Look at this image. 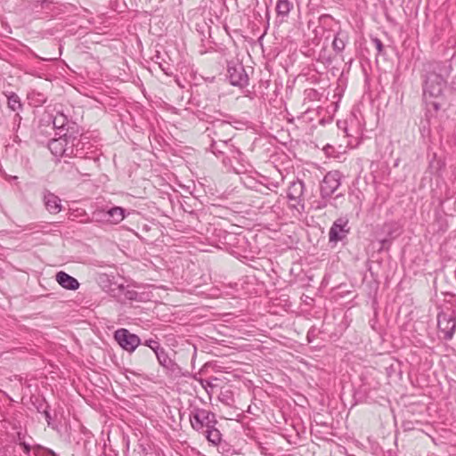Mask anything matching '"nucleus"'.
I'll use <instances>...</instances> for the list:
<instances>
[{"label": "nucleus", "mask_w": 456, "mask_h": 456, "mask_svg": "<svg viewBox=\"0 0 456 456\" xmlns=\"http://www.w3.org/2000/svg\"><path fill=\"white\" fill-rule=\"evenodd\" d=\"M310 337H313V334H311V331H308V333H307V338H308V341H309V342L311 341Z\"/></svg>", "instance_id": "de8ad7c7"}, {"label": "nucleus", "mask_w": 456, "mask_h": 456, "mask_svg": "<svg viewBox=\"0 0 456 456\" xmlns=\"http://www.w3.org/2000/svg\"><path fill=\"white\" fill-rule=\"evenodd\" d=\"M210 150L216 156L224 155L226 153L229 154L228 149L223 147L222 144L220 142H218L217 141H216L215 139H212V142L210 144Z\"/></svg>", "instance_id": "a878e982"}, {"label": "nucleus", "mask_w": 456, "mask_h": 456, "mask_svg": "<svg viewBox=\"0 0 456 456\" xmlns=\"http://www.w3.org/2000/svg\"><path fill=\"white\" fill-rule=\"evenodd\" d=\"M160 69L164 71V73L167 76H171L173 74L170 67H164L161 64L159 65Z\"/></svg>", "instance_id": "4c0bfd02"}, {"label": "nucleus", "mask_w": 456, "mask_h": 456, "mask_svg": "<svg viewBox=\"0 0 456 456\" xmlns=\"http://www.w3.org/2000/svg\"><path fill=\"white\" fill-rule=\"evenodd\" d=\"M232 162H233L235 165H237V164H238V160H234V159H232Z\"/></svg>", "instance_id": "3c124183"}, {"label": "nucleus", "mask_w": 456, "mask_h": 456, "mask_svg": "<svg viewBox=\"0 0 456 456\" xmlns=\"http://www.w3.org/2000/svg\"><path fill=\"white\" fill-rule=\"evenodd\" d=\"M31 95L37 96L36 102L37 104H44L46 102V97L43 94L33 92Z\"/></svg>", "instance_id": "72a5a7b5"}, {"label": "nucleus", "mask_w": 456, "mask_h": 456, "mask_svg": "<svg viewBox=\"0 0 456 456\" xmlns=\"http://www.w3.org/2000/svg\"><path fill=\"white\" fill-rule=\"evenodd\" d=\"M0 456H8V451L5 448H0Z\"/></svg>", "instance_id": "79ce46f5"}, {"label": "nucleus", "mask_w": 456, "mask_h": 456, "mask_svg": "<svg viewBox=\"0 0 456 456\" xmlns=\"http://www.w3.org/2000/svg\"><path fill=\"white\" fill-rule=\"evenodd\" d=\"M371 42L377 49L378 54L381 55L384 53V45L382 41L378 37H371Z\"/></svg>", "instance_id": "7c9ffc66"}, {"label": "nucleus", "mask_w": 456, "mask_h": 456, "mask_svg": "<svg viewBox=\"0 0 456 456\" xmlns=\"http://www.w3.org/2000/svg\"><path fill=\"white\" fill-rule=\"evenodd\" d=\"M348 223V218L346 216L339 217L333 222L329 231V241L330 243L336 244L347 236L350 232Z\"/></svg>", "instance_id": "9b49d317"}, {"label": "nucleus", "mask_w": 456, "mask_h": 456, "mask_svg": "<svg viewBox=\"0 0 456 456\" xmlns=\"http://www.w3.org/2000/svg\"><path fill=\"white\" fill-rule=\"evenodd\" d=\"M124 297L129 301L144 302L149 299V295L145 292H138L134 289H126Z\"/></svg>", "instance_id": "412c9836"}, {"label": "nucleus", "mask_w": 456, "mask_h": 456, "mask_svg": "<svg viewBox=\"0 0 456 456\" xmlns=\"http://www.w3.org/2000/svg\"><path fill=\"white\" fill-rule=\"evenodd\" d=\"M258 192H261L262 194H266L265 192L262 191L260 189H256Z\"/></svg>", "instance_id": "8fccbe9b"}, {"label": "nucleus", "mask_w": 456, "mask_h": 456, "mask_svg": "<svg viewBox=\"0 0 456 456\" xmlns=\"http://www.w3.org/2000/svg\"><path fill=\"white\" fill-rule=\"evenodd\" d=\"M86 139H85L86 142H88V144L86 145V151H89L92 148H95L88 140V137L85 136Z\"/></svg>", "instance_id": "a19ab883"}, {"label": "nucleus", "mask_w": 456, "mask_h": 456, "mask_svg": "<svg viewBox=\"0 0 456 456\" xmlns=\"http://www.w3.org/2000/svg\"><path fill=\"white\" fill-rule=\"evenodd\" d=\"M155 356L159 363L165 369L167 374L175 377L181 374V368L168 356L163 347L155 354Z\"/></svg>", "instance_id": "ddd939ff"}, {"label": "nucleus", "mask_w": 456, "mask_h": 456, "mask_svg": "<svg viewBox=\"0 0 456 456\" xmlns=\"http://www.w3.org/2000/svg\"><path fill=\"white\" fill-rule=\"evenodd\" d=\"M342 175L338 170L328 172L320 183V196L331 198L341 185Z\"/></svg>", "instance_id": "0eeeda50"}, {"label": "nucleus", "mask_w": 456, "mask_h": 456, "mask_svg": "<svg viewBox=\"0 0 456 456\" xmlns=\"http://www.w3.org/2000/svg\"><path fill=\"white\" fill-rule=\"evenodd\" d=\"M83 151H84V153L77 156V158L85 159H92L94 162L99 160V157H100L101 153L97 148H92L89 151H86V146H85Z\"/></svg>", "instance_id": "b1692460"}, {"label": "nucleus", "mask_w": 456, "mask_h": 456, "mask_svg": "<svg viewBox=\"0 0 456 456\" xmlns=\"http://www.w3.org/2000/svg\"><path fill=\"white\" fill-rule=\"evenodd\" d=\"M445 163L437 158L436 153H434L432 159L429 161V169L432 173L438 174L442 169H444Z\"/></svg>", "instance_id": "5701e85b"}, {"label": "nucleus", "mask_w": 456, "mask_h": 456, "mask_svg": "<svg viewBox=\"0 0 456 456\" xmlns=\"http://www.w3.org/2000/svg\"><path fill=\"white\" fill-rule=\"evenodd\" d=\"M292 9L293 4L289 0H278L276 3V14L281 20L289 17Z\"/></svg>", "instance_id": "6ab92c4d"}, {"label": "nucleus", "mask_w": 456, "mask_h": 456, "mask_svg": "<svg viewBox=\"0 0 456 456\" xmlns=\"http://www.w3.org/2000/svg\"><path fill=\"white\" fill-rule=\"evenodd\" d=\"M348 42V32L339 28L334 35V38L331 44L332 50L337 55L341 56Z\"/></svg>", "instance_id": "2eb2a0df"}, {"label": "nucleus", "mask_w": 456, "mask_h": 456, "mask_svg": "<svg viewBox=\"0 0 456 456\" xmlns=\"http://www.w3.org/2000/svg\"><path fill=\"white\" fill-rule=\"evenodd\" d=\"M45 406L46 405L44 403H40L39 406H37V411L43 413V410L45 409Z\"/></svg>", "instance_id": "37998d69"}, {"label": "nucleus", "mask_w": 456, "mask_h": 456, "mask_svg": "<svg viewBox=\"0 0 456 456\" xmlns=\"http://www.w3.org/2000/svg\"><path fill=\"white\" fill-rule=\"evenodd\" d=\"M147 353H149V350L148 349H144L143 354H147Z\"/></svg>", "instance_id": "603ef678"}, {"label": "nucleus", "mask_w": 456, "mask_h": 456, "mask_svg": "<svg viewBox=\"0 0 456 456\" xmlns=\"http://www.w3.org/2000/svg\"><path fill=\"white\" fill-rule=\"evenodd\" d=\"M214 127L218 129V131H214V135L216 137L214 139L216 141H217L218 142H220L223 147L227 148L229 151H230V149H234V147L232 145L229 144V142L231 141L232 137L230 135L225 136V137H223V135H221V133L224 132L226 130H229L230 132H232V126L229 123L222 121V122L218 123L217 126H214Z\"/></svg>", "instance_id": "dca6fc26"}, {"label": "nucleus", "mask_w": 456, "mask_h": 456, "mask_svg": "<svg viewBox=\"0 0 456 456\" xmlns=\"http://www.w3.org/2000/svg\"><path fill=\"white\" fill-rule=\"evenodd\" d=\"M44 126H45L46 128L57 130L58 134L74 132L75 127L77 126L75 122L69 119L68 117L61 112H58L54 117L51 114H47L40 120L38 128L40 129Z\"/></svg>", "instance_id": "7ed1b4c3"}, {"label": "nucleus", "mask_w": 456, "mask_h": 456, "mask_svg": "<svg viewBox=\"0 0 456 456\" xmlns=\"http://www.w3.org/2000/svg\"><path fill=\"white\" fill-rule=\"evenodd\" d=\"M144 346L148 347L152 351L154 354L159 352L162 346H160L159 342L156 339L150 338L144 341L142 344Z\"/></svg>", "instance_id": "bb28decb"}, {"label": "nucleus", "mask_w": 456, "mask_h": 456, "mask_svg": "<svg viewBox=\"0 0 456 456\" xmlns=\"http://www.w3.org/2000/svg\"><path fill=\"white\" fill-rule=\"evenodd\" d=\"M342 196H343L342 193H338V194H336L335 199H338V198L342 197Z\"/></svg>", "instance_id": "09e8293b"}, {"label": "nucleus", "mask_w": 456, "mask_h": 456, "mask_svg": "<svg viewBox=\"0 0 456 456\" xmlns=\"http://www.w3.org/2000/svg\"><path fill=\"white\" fill-rule=\"evenodd\" d=\"M332 61L331 58L330 57H328L325 61V63H328V64H330Z\"/></svg>", "instance_id": "c03bdc74"}, {"label": "nucleus", "mask_w": 456, "mask_h": 456, "mask_svg": "<svg viewBox=\"0 0 456 456\" xmlns=\"http://www.w3.org/2000/svg\"><path fill=\"white\" fill-rule=\"evenodd\" d=\"M44 202H45L46 209L51 214H57L61 210V204L60 198L52 192H46L45 194Z\"/></svg>", "instance_id": "a211bd4d"}, {"label": "nucleus", "mask_w": 456, "mask_h": 456, "mask_svg": "<svg viewBox=\"0 0 456 456\" xmlns=\"http://www.w3.org/2000/svg\"><path fill=\"white\" fill-rule=\"evenodd\" d=\"M43 413H44V415L45 417L46 421L48 422V424H50L51 415H50V412L48 411V406L45 407V409L43 410Z\"/></svg>", "instance_id": "e433bc0d"}, {"label": "nucleus", "mask_w": 456, "mask_h": 456, "mask_svg": "<svg viewBox=\"0 0 456 456\" xmlns=\"http://www.w3.org/2000/svg\"><path fill=\"white\" fill-rule=\"evenodd\" d=\"M382 232L386 234V237L379 240L380 248L379 250H382L385 248H389L393 240L401 234L400 226L395 222L386 223L382 227Z\"/></svg>", "instance_id": "4468645a"}, {"label": "nucleus", "mask_w": 456, "mask_h": 456, "mask_svg": "<svg viewBox=\"0 0 456 456\" xmlns=\"http://www.w3.org/2000/svg\"><path fill=\"white\" fill-rule=\"evenodd\" d=\"M93 217L111 224H119L126 217V209L121 207H112L108 209L96 210L93 213Z\"/></svg>", "instance_id": "f8f14e48"}, {"label": "nucleus", "mask_w": 456, "mask_h": 456, "mask_svg": "<svg viewBox=\"0 0 456 456\" xmlns=\"http://www.w3.org/2000/svg\"><path fill=\"white\" fill-rule=\"evenodd\" d=\"M427 119L425 121H421L419 126V132L422 136L428 135L430 134V121L428 118V114L426 113Z\"/></svg>", "instance_id": "c85d7f7f"}, {"label": "nucleus", "mask_w": 456, "mask_h": 456, "mask_svg": "<svg viewBox=\"0 0 456 456\" xmlns=\"http://www.w3.org/2000/svg\"><path fill=\"white\" fill-rule=\"evenodd\" d=\"M56 281L65 289L77 290L79 288L78 281L63 271H60L55 276Z\"/></svg>", "instance_id": "f3484780"}, {"label": "nucleus", "mask_w": 456, "mask_h": 456, "mask_svg": "<svg viewBox=\"0 0 456 456\" xmlns=\"http://www.w3.org/2000/svg\"><path fill=\"white\" fill-rule=\"evenodd\" d=\"M310 337H313V334H311V331H308V333H307V338H308V341H309V342L311 341Z\"/></svg>", "instance_id": "49530a36"}, {"label": "nucleus", "mask_w": 456, "mask_h": 456, "mask_svg": "<svg viewBox=\"0 0 456 456\" xmlns=\"http://www.w3.org/2000/svg\"><path fill=\"white\" fill-rule=\"evenodd\" d=\"M40 133L44 134V133H47V131L40 130Z\"/></svg>", "instance_id": "864d4df0"}, {"label": "nucleus", "mask_w": 456, "mask_h": 456, "mask_svg": "<svg viewBox=\"0 0 456 456\" xmlns=\"http://www.w3.org/2000/svg\"><path fill=\"white\" fill-rule=\"evenodd\" d=\"M444 78L434 70L427 71L423 85L424 98H437L442 95L445 87Z\"/></svg>", "instance_id": "20e7f679"}, {"label": "nucleus", "mask_w": 456, "mask_h": 456, "mask_svg": "<svg viewBox=\"0 0 456 456\" xmlns=\"http://www.w3.org/2000/svg\"><path fill=\"white\" fill-rule=\"evenodd\" d=\"M305 94H306L307 98H309L311 100L317 99V97L319 96L318 91L315 89H313V88L306 90Z\"/></svg>", "instance_id": "f704fd0d"}, {"label": "nucleus", "mask_w": 456, "mask_h": 456, "mask_svg": "<svg viewBox=\"0 0 456 456\" xmlns=\"http://www.w3.org/2000/svg\"><path fill=\"white\" fill-rule=\"evenodd\" d=\"M20 120H21V117L20 115L17 112L14 116V124L17 123V126H20Z\"/></svg>", "instance_id": "ea45409f"}, {"label": "nucleus", "mask_w": 456, "mask_h": 456, "mask_svg": "<svg viewBox=\"0 0 456 456\" xmlns=\"http://www.w3.org/2000/svg\"><path fill=\"white\" fill-rule=\"evenodd\" d=\"M259 184L264 185L267 190L275 191L279 188L280 183L276 181H267V183L258 182Z\"/></svg>", "instance_id": "2f4dec72"}, {"label": "nucleus", "mask_w": 456, "mask_h": 456, "mask_svg": "<svg viewBox=\"0 0 456 456\" xmlns=\"http://www.w3.org/2000/svg\"><path fill=\"white\" fill-rule=\"evenodd\" d=\"M114 338L127 352H134L141 345V339L137 335L123 328L115 331Z\"/></svg>", "instance_id": "9d476101"}, {"label": "nucleus", "mask_w": 456, "mask_h": 456, "mask_svg": "<svg viewBox=\"0 0 456 456\" xmlns=\"http://www.w3.org/2000/svg\"><path fill=\"white\" fill-rule=\"evenodd\" d=\"M227 77L233 86L242 88L248 85V76L243 64L240 61H230L227 62Z\"/></svg>", "instance_id": "423d86ee"}, {"label": "nucleus", "mask_w": 456, "mask_h": 456, "mask_svg": "<svg viewBox=\"0 0 456 456\" xmlns=\"http://www.w3.org/2000/svg\"><path fill=\"white\" fill-rule=\"evenodd\" d=\"M305 183L301 180H295L290 183L287 191V199L290 209L296 210L299 214L305 211L304 191Z\"/></svg>", "instance_id": "39448f33"}, {"label": "nucleus", "mask_w": 456, "mask_h": 456, "mask_svg": "<svg viewBox=\"0 0 456 456\" xmlns=\"http://www.w3.org/2000/svg\"><path fill=\"white\" fill-rule=\"evenodd\" d=\"M425 100V102H426V105L428 107V112H430L431 109L435 111V112H437L440 110L441 109V104L440 102H438L436 100H430L428 101V97L427 98H424Z\"/></svg>", "instance_id": "c756f323"}, {"label": "nucleus", "mask_w": 456, "mask_h": 456, "mask_svg": "<svg viewBox=\"0 0 456 456\" xmlns=\"http://www.w3.org/2000/svg\"><path fill=\"white\" fill-rule=\"evenodd\" d=\"M330 200V198L321 197L320 200H316L313 201L312 208L314 210H322L328 206Z\"/></svg>", "instance_id": "cd10ccee"}, {"label": "nucleus", "mask_w": 456, "mask_h": 456, "mask_svg": "<svg viewBox=\"0 0 456 456\" xmlns=\"http://www.w3.org/2000/svg\"><path fill=\"white\" fill-rule=\"evenodd\" d=\"M333 20L330 14H322L319 18V21L322 26L328 25V21Z\"/></svg>", "instance_id": "c9c22d12"}, {"label": "nucleus", "mask_w": 456, "mask_h": 456, "mask_svg": "<svg viewBox=\"0 0 456 456\" xmlns=\"http://www.w3.org/2000/svg\"><path fill=\"white\" fill-rule=\"evenodd\" d=\"M223 163L236 174H244L250 167V165L245 161L243 154L236 148L230 149L229 156L223 159Z\"/></svg>", "instance_id": "1a4fd4ad"}, {"label": "nucleus", "mask_w": 456, "mask_h": 456, "mask_svg": "<svg viewBox=\"0 0 456 456\" xmlns=\"http://www.w3.org/2000/svg\"><path fill=\"white\" fill-rule=\"evenodd\" d=\"M437 327L445 340L452 339L456 330L454 313L440 312L437 314Z\"/></svg>", "instance_id": "6e6552de"}, {"label": "nucleus", "mask_w": 456, "mask_h": 456, "mask_svg": "<svg viewBox=\"0 0 456 456\" xmlns=\"http://www.w3.org/2000/svg\"><path fill=\"white\" fill-rule=\"evenodd\" d=\"M7 105L8 108L12 111H20L22 110L23 107L20 97L15 93H11L7 96Z\"/></svg>", "instance_id": "4be33fe9"}, {"label": "nucleus", "mask_w": 456, "mask_h": 456, "mask_svg": "<svg viewBox=\"0 0 456 456\" xmlns=\"http://www.w3.org/2000/svg\"><path fill=\"white\" fill-rule=\"evenodd\" d=\"M202 436L208 441L209 444L216 445L223 440V435L216 426L212 427L202 434Z\"/></svg>", "instance_id": "aec40b11"}, {"label": "nucleus", "mask_w": 456, "mask_h": 456, "mask_svg": "<svg viewBox=\"0 0 456 456\" xmlns=\"http://www.w3.org/2000/svg\"><path fill=\"white\" fill-rule=\"evenodd\" d=\"M175 81H176L177 85H178L180 87H182V88L183 87V86L181 84V81H179V79H178V78H176V80H175Z\"/></svg>", "instance_id": "a18cd8bd"}, {"label": "nucleus", "mask_w": 456, "mask_h": 456, "mask_svg": "<svg viewBox=\"0 0 456 456\" xmlns=\"http://www.w3.org/2000/svg\"><path fill=\"white\" fill-rule=\"evenodd\" d=\"M74 132L63 133L58 138L52 139L48 142L50 151L56 157H75L84 153V147L88 144L86 137L77 136Z\"/></svg>", "instance_id": "f257e3e1"}, {"label": "nucleus", "mask_w": 456, "mask_h": 456, "mask_svg": "<svg viewBox=\"0 0 456 456\" xmlns=\"http://www.w3.org/2000/svg\"><path fill=\"white\" fill-rule=\"evenodd\" d=\"M24 438H25V436L21 432L17 433V443L19 444L23 445L25 452H28L30 450V446L28 445V444H27L25 442Z\"/></svg>", "instance_id": "473e14b6"}, {"label": "nucleus", "mask_w": 456, "mask_h": 456, "mask_svg": "<svg viewBox=\"0 0 456 456\" xmlns=\"http://www.w3.org/2000/svg\"><path fill=\"white\" fill-rule=\"evenodd\" d=\"M216 380H217L216 378L213 379V380H209V379L208 380H205V382H206V387H205L206 388L207 387L213 388L215 387V385L213 384V381H216Z\"/></svg>", "instance_id": "58836bf2"}, {"label": "nucleus", "mask_w": 456, "mask_h": 456, "mask_svg": "<svg viewBox=\"0 0 456 456\" xmlns=\"http://www.w3.org/2000/svg\"><path fill=\"white\" fill-rule=\"evenodd\" d=\"M216 446L217 448V451L225 456H230L234 453V449L232 448V446L230 445L224 439L220 442V444H216Z\"/></svg>", "instance_id": "393cba45"}, {"label": "nucleus", "mask_w": 456, "mask_h": 456, "mask_svg": "<svg viewBox=\"0 0 456 456\" xmlns=\"http://www.w3.org/2000/svg\"><path fill=\"white\" fill-rule=\"evenodd\" d=\"M189 411V420L191 428L200 435H202L206 429L218 424L216 414L209 410L192 405Z\"/></svg>", "instance_id": "f03ea898"}]
</instances>
